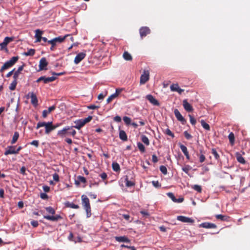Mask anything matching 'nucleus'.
Masks as SVG:
<instances>
[{"mask_svg": "<svg viewBox=\"0 0 250 250\" xmlns=\"http://www.w3.org/2000/svg\"><path fill=\"white\" fill-rule=\"evenodd\" d=\"M228 138H229L230 144L231 145H233L234 144V141H235V137H234V135L233 133L232 132H230L228 136Z\"/></svg>", "mask_w": 250, "mask_h": 250, "instance_id": "bb28decb", "label": "nucleus"}, {"mask_svg": "<svg viewBox=\"0 0 250 250\" xmlns=\"http://www.w3.org/2000/svg\"><path fill=\"white\" fill-rule=\"evenodd\" d=\"M199 227L206 229H215L217 226L215 224L212 223L204 222L200 224Z\"/></svg>", "mask_w": 250, "mask_h": 250, "instance_id": "ddd939ff", "label": "nucleus"}, {"mask_svg": "<svg viewBox=\"0 0 250 250\" xmlns=\"http://www.w3.org/2000/svg\"><path fill=\"white\" fill-rule=\"evenodd\" d=\"M35 50L34 49H30L28 50L27 52H24V55L28 56H33L35 54Z\"/></svg>", "mask_w": 250, "mask_h": 250, "instance_id": "2f4dec72", "label": "nucleus"}, {"mask_svg": "<svg viewBox=\"0 0 250 250\" xmlns=\"http://www.w3.org/2000/svg\"><path fill=\"white\" fill-rule=\"evenodd\" d=\"M13 40V38L6 37L4 38L3 42H5L6 44H8L10 42L12 41Z\"/></svg>", "mask_w": 250, "mask_h": 250, "instance_id": "3c124183", "label": "nucleus"}, {"mask_svg": "<svg viewBox=\"0 0 250 250\" xmlns=\"http://www.w3.org/2000/svg\"><path fill=\"white\" fill-rule=\"evenodd\" d=\"M160 170L162 173L166 175L167 173V167L164 166H161L160 167Z\"/></svg>", "mask_w": 250, "mask_h": 250, "instance_id": "c03bdc74", "label": "nucleus"}, {"mask_svg": "<svg viewBox=\"0 0 250 250\" xmlns=\"http://www.w3.org/2000/svg\"><path fill=\"white\" fill-rule=\"evenodd\" d=\"M123 120L124 122L127 125H129L131 124V119L127 116H125L123 117Z\"/></svg>", "mask_w": 250, "mask_h": 250, "instance_id": "a18cd8bd", "label": "nucleus"}, {"mask_svg": "<svg viewBox=\"0 0 250 250\" xmlns=\"http://www.w3.org/2000/svg\"><path fill=\"white\" fill-rule=\"evenodd\" d=\"M201 124L203 127L205 128L207 130H210V126L209 125L206 123L204 120H202L201 121Z\"/></svg>", "mask_w": 250, "mask_h": 250, "instance_id": "c756f323", "label": "nucleus"}, {"mask_svg": "<svg viewBox=\"0 0 250 250\" xmlns=\"http://www.w3.org/2000/svg\"><path fill=\"white\" fill-rule=\"evenodd\" d=\"M125 184L127 187H130L135 185L134 182L131 181H129L127 176H126L125 178Z\"/></svg>", "mask_w": 250, "mask_h": 250, "instance_id": "393cba45", "label": "nucleus"}, {"mask_svg": "<svg viewBox=\"0 0 250 250\" xmlns=\"http://www.w3.org/2000/svg\"><path fill=\"white\" fill-rule=\"evenodd\" d=\"M190 119V122L192 125H195L196 123V120L191 115H188Z\"/></svg>", "mask_w": 250, "mask_h": 250, "instance_id": "603ef678", "label": "nucleus"}, {"mask_svg": "<svg viewBox=\"0 0 250 250\" xmlns=\"http://www.w3.org/2000/svg\"><path fill=\"white\" fill-rule=\"evenodd\" d=\"M65 206L67 207L71 208H72L78 209L79 208V206L78 205H76L73 203L67 202L65 204Z\"/></svg>", "mask_w": 250, "mask_h": 250, "instance_id": "cd10ccee", "label": "nucleus"}, {"mask_svg": "<svg viewBox=\"0 0 250 250\" xmlns=\"http://www.w3.org/2000/svg\"><path fill=\"white\" fill-rule=\"evenodd\" d=\"M211 153L214 156V158H215V159H216L217 160H218L219 159L220 156L215 148L211 149Z\"/></svg>", "mask_w": 250, "mask_h": 250, "instance_id": "58836bf2", "label": "nucleus"}, {"mask_svg": "<svg viewBox=\"0 0 250 250\" xmlns=\"http://www.w3.org/2000/svg\"><path fill=\"white\" fill-rule=\"evenodd\" d=\"M45 126V133L47 134H48L51 131L54 130L53 127V123L52 122H39L37 124L36 129H39L41 127Z\"/></svg>", "mask_w": 250, "mask_h": 250, "instance_id": "f03ea898", "label": "nucleus"}, {"mask_svg": "<svg viewBox=\"0 0 250 250\" xmlns=\"http://www.w3.org/2000/svg\"><path fill=\"white\" fill-rule=\"evenodd\" d=\"M82 201L83 206L86 212V216L88 218L91 215L89 200L86 195H83L82 196Z\"/></svg>", "mask_w": 250, "mask_h": 250, "instance_id": "f257e3e1", "label": "nucleus"}, {"mask_svg": "<svg viewBox=\"0 0 250 250\" xmlns=\"http://www.w3.org/2000/svg\"><path fill=\"white\" fill-rule=\"evenodd\" d=\"M119 138L123 141L127 140V137L125 132L122 130H120L119 131Z\"/></svg>", "mask_w": 250, "mask_h": 250, "instance_id": "4be33fe9", "label": "nucleus"}, {"mask_svg": "<svg viewBox=\"0 0 250 250\" xmlns=\"http://www.w3.org/2000/svg\"><path fill=\"white\" fill-rule=\"evenodd\" d=\"M183 105L184 106V109L187 111V112H191L193 111V109L192 106L189 104L187 100H184L183 102Z\"/></svg>", "mask_w": 250, "mask_h": 250, "instance_id": "dca6fc26", "label": "nucleus"}, {"mask_svg": "<svg viewBox=\"0 0 250 250\" xmlns=\"http://www.w3.org/2000/svg\"><path fill=\"white\" fill-rule=\"evenodd\" d=\"M190 169L191 167L188 165H187L182 168L183 171L186 172V173H188V171L190 170Z\"/></svg>", "mask_w": 250, "mask_h": 250, "instance_id": "09e8293b", "label": "nucleus"}, {"mask_svg": "<svg viewBox=\"0 0 250 250\" xmlns=\"http://www.w3.org/2000/svg\"><path fill=\"white\" fill-rule=\"evenodd\" d=\"M53 180L55 181H56V182H59V175L57 173H55L53 175Z\"/></svg>", "mask_w": 250, "mask_h": 250, "instance_id": "4d7b16f0", "label": "nucleus"}, {"mask_svg": "<svg viewBox=\"0 0 250 250\" xmlns=\"http://www.w3.org/2000/svg\"><path fill=\"white\" fill-rule=\"evenodd\" d=\"M192 188L199 193L201 192V191H202V188L199 185H193L192 187Z\"/></svg>", "mask_w": 250, "mask_h": 250, "instance_id": "ea45409f", "label": "nucleus"}, {"mask_svg": "<svg viewBox=\"0 0 250 250\" xmlns=\"http://www.w3.org/2000/svg\"><path fill=\"white\" fill-rule=\"evenodd\" d=\"M43 218L50 221H57L59 219H62L61 215L57 214L55 215H43Z\"/></svg>", "mask_w": 250, "mask_h": 250, "instance_id": "9b49d317", "label": "nucleus"}, {"mask_svg": "<svg viewBox=\"0 0 250 250\" xmlns=\"http://www.w3.org/2000/svg\"><path fill=\"white\" fill-rule=\"evenodd\" d=\"M42 188H43V190L45 192H48L50 190V188H49V187H48L47 186H43Z\"/></svg>", "mask_w": 250, "mask_h": 250, "instance_id": "774afa93", "label": "nucleus"}, {"mask_svg": "<svg viewBox=\"0 0 250 250\" xmlns=\"http://www.w3.org/2000/svg\"><path fill=\"white\" fill-rule=\"evenodd\" d=\"M184 134L185 137L188 140H189L192 138V136L189 133H188L187 131H185L184 132Z\"/></svg>", "mask_w": 250, "mask_h": 250, "instance_id": "5fc2aeb1", "label": "nucleus"}, {"mask_svg": "<svg viewBox=\"0 0 250 250\" xmlns=\"http://www.w3.org/2000/svg\"><path fill=\"white\" fill-rule=\"evenodd\" d=\"M78 179L79 180V181L82 183H86V179L83 176H79L78 177Z\"/></svg>", "mask_w": 250, "mask_h": 250, "instance_id": "13d9d810", "label": "nucleus"}, {"mask_svg": "<svg viewBox=\"0 0 250 250\" xmlns=\"http://www.w3.org/2000/svg\"><path fill=\"white\" fill-rule=\"evenodd\" d=\"M174 115L177 119L180 121L183 124H185L186 122L185 118L181 114L180 112L177 109H175L174 110Z\"/></svg>", "mask_w": 250, "mask_h": 250, "instance_id": "9d476101", "label": "nucleus"}, {"mask_svg": "<svg viewBox=\"0 0 250 250\" xmlns=\"http://www.w3.org/2000/svg\"><path fill=\"white\" fill-rule=\"evenodd\" d=\"M180 147L182 151L184 154V155L187 154V153H188L187 147L186 146H185L184 145H180Z\"/></svg>", "mask_w": 250, "mask_h": 250, "instance_id": "a19ab883", "label": "nucleus"}, {"mask_svg": "<svg viewBox=\"0 0 250 250\" xmlns=\"http://www.w3.org/2000/svg\"><path fill=\"white\" fill-rule=\"evenodd\" d=\"M30 144L37 147L39 146V143L38 140H34L30 143Z\"/></svg>", "mask_w": 250, "mask_h": 250, "instance_id": "bf43d9fd", "label": "nucleus"}, {"mask_svg": "<svg viewBox=\"0 0 250 250\" xmlns=\"http://www.w3.org/2000/svg\"><path fill=\"white\" fill-rule=\"evenodd\" d=\"M40 197L42 199H48V195L45 193H41Z\"/></svg>", "mask_w": 250, "mask_h": 250, "instance_id": "052dcab7", "label": "nucleus"}, {"mask_svg": "<svg viewBox=\"0 0 250 250\" xmlns=\"http://www.w3.org/2000/svg\"><path fill=\"white\" fill-rule=\"evenodd\" d=\"M152 160L153 163H157L158 161L157 157L155 155H153L152 156Z\"/></svg>", "mask_w": 250, "mask_h": 250, "instance_id": "0e129e2a", "label": "nucleus"}, {"mask_svg": "<svg viewBox=\"0 0 250 250\" xmlns=\"http://www.w3.org/2000/svg\"><path fill=\"white\" fill-rule=\"evenodd\" d=\"M45 209L48 213L52 215L55 214V210L51 207H46L45 208Z\"/></svg>", "mask_w": 250, "mask_h": 250, "instance_id": "473e14b6", "label": "nucleus"}, {"mask_svg": "<svg viewBox=\"0 0 250 250\" xmlns=\"http://www.w3.org/2000/svg\"><path fill=\"white\" fill-rule=\"evenodd\" d=\"M48 65V62L46 61V59L45 58L43 57L42 58L39 62V70H46V67Z\"/></svg>", "mask_w": 250, "mask_h": 250, "instance_id": "1a4fd4ad", "label": "nucleus"}, {"mask_svg": "<svg viewBox=\"0 0 250 250\" xmlns=\"http://www.w3.org/2000/svg\"><path fill=\"white\" fill-rule=\"evenodd\" d=\"M68 36H70V35L67 34L63 37L59 36L58 37H56L53 39L52 40H53L56 43L57 42L61 43L63 42L64 41V40Z\"/></svg>", "mask_w": 250, "mask_h": 250, "instance_id": "aec40b11", "label": "nucleus"}, {"mask_svg": "<svg viewBox=\"0 0 250 250\" xmlns=\"http://www.w3.org/2000/svg\"><path fill=\"white\" fill-rule=\"evenodd\" d=\"M19 137V132L17 131H15L14 132V135L13 136L11 142V144H14L17 141Z\"/></svg>", "mask_w": 250, "mask_h": 250, "instance_id": "a878e982", "label": "nucleus"}, {"mask_svg": "<svg viewBox=\"0 0 250 250\" xmlns=\"http://www.w3.org/2000/svg\"><path fill=\"white\" fill-rule=\"evenodd\" d=\"M72 128V126H65L62 129L59 130L58 131L57 135L61 137H63L66 135V134H68V131L70 130Z\"/></svg>", "mask_w": 250, "mask_h": 250, "instance_id": "6e6552de", "label": "nucleus"}, {"mask_svg": "<svg viewBox=\"0 0 250 250\" xmlns=\"http://www.w3.org/2000/svg\"><path fill=\"white\" fill-rule=\"evenodd\" d=\"M55 108H56L55 105H52L51 106H50L47 110V112H49L50 113L51 112L53 111Z\"/></svg>", "mask_w": 250, "mask_h": 250, "instance_id": "69168bd1", "label": "nucleus"}, {"mask_svg": "<svg viewBox=\"0 0 250 250\" xmlns=\"http://www.w3.org/2000/svg\"><path fill=\"white\" fill-rule=\"evenodd\" d=\"M152 184L155 188H160L161 187V185L158 181H153Z\"/></svg>", "mask_w": 250, "mask_h": 250, "instance_id": "6e6d98bb", "label": "nucleus"}, {"mask_svg": "<svg viewBox=\"0 0 250 250\" xmlns=\"http://www.w3.org/2000/svg\"><path fill=\"white\" fill-rule=\"evenodd\" d=\"M31 98V103L35 106L37 107L38 105V100L36 95L33 92H29L26 95V98Z\"/></svg>", "mask_w": 250, "mask_h": 250, "instance_id": "20e7f679", "label": "nucleus"}, {"mask_svg": "<svg viewBox=\"0 0 250 250\" xmlns=\"http://www.w3.org/2000/svg\"><path fill=\"white\" fill-rule=\"evenodd\" d=\"M167 195L174 202H176V198H175V197L174 196V194L172 193H167Z\"/></svg>", "mask_w": 250, "mask_h": 250, "instance_id": "de8ad7c7", "label": "nucleus"}, {"mask_svg": "<svg viewBox=\"0 0 250 250\" xmlns=\"http://www.w3.org/2000/svg\"><path fill=\"white\" fill-rule=\"evenodd\" d=\"M24 66V64H23L22 65L19 66L18 70L16 71L14 73H17L18 75H19L21 71L23 70Z\"/></svg>", "mask_w": 250, "mask_h": 250, "instance_id": "864d4df0", "label": "nucleus"}, {"mask_svg": "<svg viewBox=\"0 0 250 250\" xmlns=\"http://www.w3.org/2000/svg\"><path fill=\"white\" fill-rule=\"evenodd\" d=\"M7 148L8 149L4 152L5 155L16 154V152L15 151V146H8Z\"/></svg>", "mask_w": 250, "mask_h": 250, "instance_id": "f3484780", "label": "nucleus"}, {"mask_svg": "<svg viewBox=\"0 0 250 250\" xmlns=\"http://www.w3.org/2000/svg\"><path fill=\"white\" fill-rule=\"evenodd\" d=\"M205 156H204V154H201L200 157H199V161L200 163H203L205 161Z\"/></svg>", "mask_w": 250, "mask_h": 250, "instance_id": "e2e57ef3", "label": "nucleus"}, {"mask_svg": "<svg viewBox=\"0 0 250 250\" xmlns=\"http://www.w3.org/2000/svg\"><path fill=\"white\" fill-rule=\"evenodd\" d=\"M237 160L240 163L244 164L246 161L243 156L239 153L236 154Z\"/></svg>", "mask_w": 250, "mask_h": 250, "instance_id": "b1692460", "label": "nucleus"}, {"mask_svg": "<svg viewBox=\"0 0 250 250\" xmlns=\"http://www.w3.org/2000/svg\"><path fill=\"white\" fill-rule=\"evenodd\" d=\"M47 42L51 44L50 50L51 51H53L54 50V47L56 45V43L52 40H49L48 41H47Z\"/></svg>", "mask_w": 250, "mask_h": 250, "instance_id": "37998d69", "label": "nucleus"}, {"mask_svg": "<svg viewBox=\"0 0 250 250\" xmlns=\"http://www.w3.org/2000/svg\"><path fill=\"white\" fill-rule=\"evenodd\" d=\"M103 180H105L107 178V174L105 172H103L100 175Z\"/></svg>", "mask_w": 250, "mask_h": 250, "instance_id": "338daca9", "label": "nucleus"}, {"mask_svg": "<svg viewBox=\"0 0 250 250\" xmlns=\"http://www.w3.org/2000/svg\"><path fill=\"white\" fill-rule=\"evenodd\" d=\"M146 98L152 104L154 105H159L158 101L152 95L149 94L146 95Z\"/></svg>", "mask_w": 250, "mask_h": 250, "instance_id": "2eb2a0df", "label": "nucleus"}, {"mask_svg": "<svg viewBox=\"0 0 250 250\" xmlns=\"http://www.w3.org/2000/svg\"><path fill=\"white\" fill-rule=\"evenodd\" d=\"M137 146L140 150V151L142 153H144L145 151V147L140 142L137 143Z\"/></svg>", "mask_w": 250, "mask_h": 250, "instance_id": "72a5a7b5", "label": "nucleus"}, {"mask_svg": "<svg viewBox=\"0 0 250 250\" xmlns=\"http://www.w3.org/2000/svg\"><path fill=\"white\" fill-rule=\"evenodd\" d=\"M35 37L36 39V42H40L42 38V34L43 32L38 29L35 30Z\"/></svg>", "mask_w": 250, "mask_h": 250, "instance_id": "6ab92c4d", "label": "nucleus"}, {"mask_svg": "<svg viewBox=\"0 0 250 250\" xmlns=\"http://www.w3.org/2000/svg\"><path fill=\"white\" fill-rule=\"evenodd\" d=\"M85 53L83 52H81L77 54L74 59L75 63L78 64L85 58Z\"/></svg>", "mask_w": 250, "mask_h": 250, "instance_id": "4468645a", "label": "nucleus"}, {"mask_svg": "<svg viewBox=\"0 0 250 250\" xmlns=\"http://www.w3.org/2000/svg\"><path fill=\"white\" fill-rule=\"evenodd\" d=\"M113 170L116 172L119 171L120 170L119 165L116 162H113L112 164Z\"/></svg>", "mask_w": 250, "mask_h": 250, "instance_id": "c85d7f7f", "label": "nucleus"}, {"mask_svg": "<svg viewBox=\"0 0 250 250\" xmlns=\"http://www.w3.org/2000/svg\"><path fill=\"white\" fill-rule=\"evenodd\" d=\"M74 123L75 124V125L72 127L77 128L78 129H80L82 127L84 126V125L83 124V123L81 119L76 120V121L74 122Z\"/></svg>", "mask_w": 250, "mask_h": 250, "instance_id": "412c9836", "label": "nucleus"}, {"mask_svg": "<svg viewBox=\"0 0 250 250\" xmlns=\"http://www.w3.org/2000/svg\"><path fill=\"white\" fill-rule=\"evenodd\" d=\"M17 83V82H16L15 81H13L10 84V86L9 87V89L11 90H14L16 89Z\"/></svg>", "mask_w": 250, "mask_h": 250, "instance_id": "f704fd0d", "label": "nucleus"}, {"mask_svg": "<svg viewBox=\"0 0 250 250\" xmlns=\"http://www.w3.org/2000/svg\"><path fill=\"white\" fill-rule=\"evenodd\" d=\"M116 94L111 95L107 99L106 102L107 103H110L114 99L116 98Z\"/></svg>", "mask_w": 250, "mask_h": 250, "instance_id": "49530a36", "label": "nucleus"}, {"mask_svg": "<svg viewBox=\"0 0 250 250\" xmlns=\"http://www.w3.org/2000/svg\"><path fill=\"white\" fill-rule=\"evenodd\" d=\"M179 85L177 83L172 84L170 85V88L172 91H176Z\"/></svg>", "mask_w": 250, "mask_h": 250, "instance_id": "79ce46f5", "label": "nucleus"}, {"mask_svg": "<svg viewBox=\"0 0 250 250\" xmlns=\"http://www.w3.org/2000/svg\"><path fill=\"white\" fill-rule=\"evenodd\" d=\"M177 219L178 221L184 223H193L194 222V220H193L192 219L184 216H178L177 217Z\"/></svg>", "mask_w": 250, "mask_h": 250, "instance_id": "f8f14e48", "label": "nucleus"}, {"mask_svg": "<svg viewBox=\"0 0 250 250\" xmlns=\"http://www.w3.org/2000/svg\"><path fill=\"white\" fill-rule=\"evenodd\" d=\"M31 224L34 227H37L39 225L38 222L37 221H32L31 222Z\"/></svg>", "mask_w": 250, "mask_h": 250, "instance_id": "680f3d73", "label": "nucleus"}, {"mask_svg": "<svg viewBox=\"0 0 250 250\" xmlns=\"http://www.w3.org/2000/svg\"><path fill=\"white\" fill-rule=\"evenodd\" d=\"M123 57L126 61H130L132 60V56L127 51H125L124 52Z\"/></svg>", "mask_w": 250, "mask_h": 250, "instance_id": "5701e85b", "label": "nucleus"}, {"mask_svg": "<svg viewBox=\"0 0 250 250\" xmlns=\"http://www.w3.org/2000/svg\"><path fill=\"white\" fill-rule=\"evenodd\" d=\"M149 79V71L148 70H144L143 73L140 77V83L141 84L146 83Z\"/></svg>", "mask_w": 250, "mask_h": 250, "instance_id": "39448f33", "label": "nucleus"}, {"mask_svg": "<svg viewBox=\"0 0 250 250\" xmlns=\"http://www.w3.org/2000/svg\"><path fill=\"white\" fill-rule=\"evenodd\" d=\"M165 133L168 136L172 137V138L174 137V134L170 131V130L168 128H167L165 131Z\"/></svg>", "mask_w": 250, "mask_h": 250, "instance_id": "8fccbe9b", "label": "nucleus"}, {"mask_svg": "<svg viewBox=\"0 0 250 250\" xmlns=\"http://www.w3.org/2000/svg\"><path fill=\"white\" fill-rule=\"evenodd\" d=\"M92 119V117L91 116H89L88 117L85 118L84 119H81L83 124L84 125L86 124L89 123Z\"/></svg>", "mask_w": 250, "mask_h": 250, "instance_id": "4c0bfd02", "label": "nucleus"}, {"mask_svg": "<svg viewBox=\"0 0 250 250\" xmlns=\"http://www.w3.org/2000/svg\"><path fill=\"white\" fill-rule=\"evenodd\" d=\"M215 217L217 219H220L222 221H226L228 219V217L227 216L222 214H217L215 216Z\"/></svg>", "mask_w": 250, "mask_h": 250, "instance_id": "c9c22d12", "label": "nucleus"}, {"mask_svg": "<svg viewBox=\"0 0 250 250\" xmlns=\"http://www.w3.org/2000/svg\"><path fill=\"white\" fill-rule=\"evenodd\" d=\"M56 77L52 76L50 77H46L45 76H42L37 79L36 81L37 83H39L41 81H43L44 83H47L50 82H52L55 80Z\"/></svg>", "mask_w": 250, "mask_h": 250, "instance_id": "423d86ee", "label": "nucleus"}, {"mask_svg": "<svg viewBox=\"0 0 250 250\" xmlns=\"http://www.w3.org/2000/svg\"><path fill=\"white\" fill-rule=\"evenodd\" d=\"M141 140L146 146L149 145V141L146 135H143L141 136Z\"/></svg>", "mask_w": 250, "mask_h": 250, "instance_id": "7c9ffc66", "label": "nucleus"}, {"mask_svg": "<svg viewBox=\"0 0 250 250\" xmlns=\"http://www.w3.org/2000/svg\"><path fill=\"white\" fill-rule=\"evenodd\" d=\"M92 119V117L91 116H89L88 117L85 118L84 119H81L83 124L84 125L86 124L89 123Z\"/></svg>", "mask_w": 250, "mask_h": 250, "instance_id": "e433bc0d", "label": "nucleus"}, {"mask_svg": "<svg viewBox=\"0 0 250 250\" xmlns=\"http://www.w3.org/2000/svg\"><path fill=\"white\" fill-rule=\"evenodd\" d=\"M18 56H14L12 57L10 60L5 62L3 66L1 67L0 69V72H2L6 69L12 67L14 64L18 61L19 60Z\"/></svg>", "mask_w": 250, "mask_h": 250, "instance_id": "7ed1b4c3", "label": "nucleus"}, {"mask_svg": "<svg viewBox=\"0 0 250 250\" xmlns=\"http://www.w3.org/2000/svg\"><path fill=\"white\" fill-rule=\"evenodd\" d=\"M139 33L142 39L150 34V30L146 26L142 27L139 30Z\"/></svg>", "mask_w": 250, "mask_h": 250, "instance_id": "0eeeda50", "label": "nucleus"}, {"mask_svg": "<svg viewBox=\"0 0 250 250\" xmlns=\"http://www.w3.org/2000/svg\"><path fill=\"white\" fill-rule=\"evenodd\" d=\"M115 240L119 242H126L130 243V240L125 236H116Z\"/></svg>", "mask_w": 250, "mask_h": 250, "instance_id": "a211bd4d", "label": "nucleus"}]
</instances>
